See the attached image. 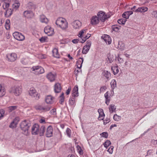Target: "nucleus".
Here are the masks:
<instances>
[{"instance_id":"1","label":"nucleus","mask_w":157,"mask_h":157,"mask_svg":"<svg viewBox=\"0 0 157 157\" xmlns=\"http://www.w3.org/2000/svg\"><path fill=\"white\" fill-rule=\"evenodd\" d=\"M20 126L23 133L26 136H28L29 134V130L31 126L29 121L26 120L23 121L21 122Z\"/></svg>"},{"instance_id":"2","label":"nucleus","mask_w":157,"mask_h":157,"mask_svg":"<svg viewBox=\"0 0 157 157\" xmlns=\"http://www.w3.org/2000/svg\"><path fill=\"white\" fill-rule=\"evenodd\" d=\"M56 24L63 30H65L68 28L67 22L65 19L62 17L58 18L56 21Z\"/></svg>"},{"instance_id":"3","label":"nucleus","mask_w":157,"mask_h":157,"mask_svg":"<svg viewBox=\"0 0 157 157\" xmlns=\"http://www.w3.org/2000/svg\"><path fill=\"white\" fill-rule=\"evenodd\" d=\"M9 92L10 93L14 94L16 96H18L22 93V86H14L9 90Z\"/></svg>"},{"instance_id":"4","label":"nucleus","mask_w":157,"mask_h":157,"mask_svg":"<svg viewBox=\"0 0 157 157\" xmlns=\"http://www.w3.org/2000/svg\"><path fill=\"white\" fill-rule=\"evenodd\" d=\"M34 108L37 111L45 112L49 111L51 109V107L49 105L37 104L34 106Z\"/></svg>"},{"instance_id":"5","label":"nucleus","mask_w":157,"mask_h":157,"mask_svg":"<svg viewBox=\"0 0 157 157\" xmlns=\"http://www.w3.org/2000/svg\"><path fill=\"white\" fill-rule=\"evenodd\" d=\"M31 70L35 75H39L43 73L44 72V68L40 66H34L31 68Z\"/></svg>"},{"instance_id":"6","label":"nucleus","mask_w":157,"mask_h":157,"mask_svg":"<svg viewBox=\"0 0 157 157\" xmlns=\"http://www.w3.org/2000/svg\"><path fill=\"white\" fill-rule=\"evenodd\" d=\"M85 30L82 29L79 32L78 34V36L80 37L82 41H80V42L82 43H84L86 40L88 39L90 36V34H87L86 35H84V33Z\"/></svg>"},{"instance_id":"7","label":"nucleus","mask_w":157,"mask_h":157,"mask_svg":"<svg viewBox=\"0 0 157 157\" xmlns=\"http://www.w3.org/2000/svg\"><path fill=\"white\" fill-rule=\"evenodd\" d=\"M29 94L32 98H34L36 100H38L39 98V94L34 88L32 87L30 88L29 91Z\"/></svg>"},{"instance_id":"8","label":"nucleus","mask_w":157,"mask_h":157,"mask_svg":"<svg viewBox=\"0 0 157 157\" xmlns=\"http://www.w3.org/2000/svg\"><path fill=\"white\" fill-rule=\"evenodd\" d=\"M79 59H81V60H79L77 62V64H78L77 66V69L75 68L74 71V73L77 76L78 75L79 73L81 72V70L80 69V68L82 67V64L83 61V59L82 58H80Z\"/></svg>"},{"instance_id":"9","label":"nucleus","mask_w":157,"mask_h":157,"mask_svg":"<svg viewBox=\"0 0 157 157\" xmlns=\"http://www.w3.org/2000/svg\"><path fill=\"white\" fill-rule=\"evenodd\" d=\"M13 36L16 39L19 41H23L25 39V36L21 33L18 32L14 33Z\"/></svg>"},{"instance_id":"10","label":"nucleus","mask_w":157,"mask_h":157,"mask_svg":"<svg viewBox=\"0 0 157 157\" xmlns=\"http://www.w3.org/2000/svg\"><path fill=\"white\" fill-rule=\"evenodd\" d=\"M91 41L89 40H88L86 42V44L85 45L83 48L82 53L83 54H86L88 52L91 45Z\"/></svg>"},{"instance_id":"11","label":"nucleus","mask_w":157,"mask_h":157,"mask_svg":"<svg viewBox=\"0 0 157 157\" xmlns=\"http://www.w3.org/2000/svg\"><path fill=\"white\" fill-rule=\"evenodd\" d=\"M6 57L8 61L12 62L15 61L17 58V54L14 53L8 54L6 55Z\"/></svg>"},{"instance_id":"12","label":"nucleus","mask_w":157,"mask_h":157,"mask_svg":"<svg viewBox=\"0 0 157 157\" xmlns=\"http://www.w3.org/2000/svg\"><path fill=\"white\" fill-rule=\"evenodd\" d=\"M46 77L50 82H53L56 79V74L55 73L50 72L47 74Z\"/></svg>"},{"instance_id":"13","label":"nucleus","mask_w":157,"mask_h":157,"mask_svg":"<svg viewBox=\"0 0 157 157\" xmlns=\"http://www.w3.org/2000/svg\"><path fill=\"white\" fill-rule=\"evenodd\" d=\"M44 32L48 36H52L54 33L53 29L49 26L44 28Z\"/></svg>"},{"instance_id":"14","label":"nucleus","mask_w":157,"mask_h":157,"mask_svg":"<svg viewBox=\"0 0 157 157\" xmlns=\"http://www.w3.org/2000/svg\"><path fill=\"white\" fill-rule=\"evenodd\" d=\"M111 76V73L106 70H104L102 72L101 74V77L105 79L109 80L110 79Z\"/></svg>"},{"instance_id":"15","label":"nucleus","mask_w":157,"mask_h":157,"mask_svg":"<svg viewBox=\"0 0 157 157\" xmlns=\"http://www.w3.org/2000/svg\"><path fill=\"white\" fill-rule=\"evenodd\" d=\"M98 18L99 20L102 22H104L107 18V16L105 13L102 11H100L97 14Z\"/></svg>"},{"instance_id":"16","label":"nucleus","mask_w":157,"mask_h":157,"mask_svg":"<svg viewBox=\"0 0 157 157\" xmlns=\"http://www.w3.org/2000/svg\"><path fill=\"white\" fill-rule=\"evenodd\" d=\"M73 27L75 29H78L81 26L82 23L78 20L74 21L71 23Z\"/></svg>"},{"instance_id":"17","label":"nucleus","mask_w":157,"mask_h":157,"mask_svg":"<svg viewBox=\"0 0 157 157\" xmlns=\"http://www.w3.org/2000/svg\"><path fill=\"white\" fill-rule=\"evenodd\" d=\"M40 128L38 124H35L32 128V133L33 135H36L39 132Z\"/></svg>"},{"instance_id":"18","label":"nucleus","mask_w":157,"mask_h":157,"mask_svg":"<svg viewBox=\"0 0 157 157\" xmlns=\"http://www.w3.org/2000/svg\"><path fill=\"white\" fill-rule=\"evenodd\" d=\"M34 14L32 11L26 10L23 13L24 16L27 18H31L33 17Z\"/></svg>"},{"instance_id":"19","label":"nucleus","mask_w":157,"mask_h":157,"mask_svg":"<svg viewBox=\"0 0 157 157\" xmlns=\"http://www.w3.org/2000/svg\"><path fill=\"white\" fill-rule=\"evenodd\" d=\"M54 97L51 95H48L45 98V101L47 104H52L54 102Z\"/></svg>"},{"instance_id":"20","label":"nucleus","mask_w":157,"mask_h":157,"mask_svg":"<svg viewBox=\"0 0 157 157\" xmlns=\"http://www.w3.org/2000/svg\"><path fill=\"white\" fill-rule=\"evenodd\" d=\"M111 86V92L112 94V96L114 94V89L117 87V82L115 79H112L110 83Z\"/></svg>"},{"instance_id":"21","label":"nucleus","mask_w":157,"mask_h":157,"mask_svg":"<svg viewBox=\"0 0 157 157\" xmlns=\"http://www.w3.org/2000/svg\"><path fill=\"white\" fill-rule=\"evenodd\" d=\"M19 121V118L18 117L15 118L14 119L13 121L10 123L9 125V127L12 128L16 127Z\"/></svg>"},{"instance_id":"22","label":"nucleus","mask_w":157,"mask_h":157,"mask_svg":"<svg viewBox=\"0 0 157 157\" xmlns=\"http://www.w3.org/2000/svg\"><path fill=\"white\" fill-rule=\"evenodd\" d=\"M53 134V128L51 126H49L47 129L46 133V136L47 137H50Z\"/></svg>"},{"instance_id":"23","label":"nucleus","mask_w":157,"mask_h":157,"mask_svg":"<svg viewBox=\"0 0 157 157\" xmlns=\"http://www.w3.org/2000/svg\"><path fill=\"white\" fill-rule=\"evenodd\" d=\"M98 112L99 113L98 119L99 120H103L105 116L103 109H99L98 110Z\"/></svg>"},{"instance_id":"24","label":"nucleus","mask_w":157,"mask_h":157,"mask_svg":"<svg viewBox=\"0 0 157 157\" xmlns=\"http://www.w3.org/2000/svg\"><path fill=\"white\" fill-rule=\"evenodd\" d=\"M99 20L96 16H93L91 19V23L93 25H96L99 22Z\"/></svg>"},{"instance_id":"25","label":"nucleus","mask_w":157,"mask_h":157,"mask_svg":"<svg viewBox=\"0 0 157 157\" xmlns=\"http://www.w3.org/2000/svg\"><path fill=\"white\" fill-rule=\"evenodd\" d=\"M72 96L74 98L78 96V87L77 86H75L74 87L72 91Z\"/></svg>"},{"instance_id":"26","label":"nucleus","mask_w":157,"mask_h":157,"mask_svg":"<svg viewBox=\"0 0 157 157\" xmlns=\"http://www.w3.org/2000/svg\"><path fill=\"white\" fill-rule=\"evenodd\" d=\"M20 4L18 0H14L13 3L12 5L13 10H17L19 7Z\"/></svg>"},{"instance_id":"27","label":"nucleus","mask_w":157,"mask_h":157,"mask_svg":"<svg viewBox=\"0 0 157 157\" xmlns=\"http://www.w3.org/2000/svg\"><path fill=\"white\" fill-rule=\"evenodd\" d=\"M54 91L56 93H59L61 90L60 84L59 83H57L54 85Z\"/></svg>"},{"instance_id":"28","label":"nucleus","mask_w":157,"mask_h":157,"mask_svg":"<svg viewBox=\"0 0 157 157\" xmlns=\"http://www.w3.org/2000/svg\"><path fill=\"white\" fill-rule=\"evenodd\" d=\"M6 93V90L5 87L0 84V97L4 96Z\"/></svg>"},{"instance_id":"29","label":"nucleus","mask_w":157,"mask_h":157,"mask_svg":"<svg viewBox=\"0 0 157 157\" xmlns=\"http://www.w3.org/2000/svg\"><path fill=\"white\" fill-rule=\"evenodd\" d=\"M108 92L107 91L104 94V96L105 98V102L107 105H108L110 100V96L108 95Z\"/></svg>"},{"instance_id":"30","label":"nucleus","mask_w":157,"mask_h":157,"mask_svg":"<svg viewBox=\"0 0 157 157\" xmlns=\"http://www.w3.org/2000/svg\"><path fill=\"white\" fill-rule=\"evenodd\" d=\"M148 8L146 7H142L138 8L136 9L135 11L136 12H140L141 13L145 12L147 11Z\"/></svg>"},{"instance_id":"31","label":"nucleus","mask_w":157,"mask_h":157,"mask_svg":"<svg viewBox=\"0 0 157 157\" xmlns=\"http://www.w3.org/2000/svg\"><path fill=\"white\" fill-rule=\"evenodd\" d=\"M103 39L106 44H109L111 43V40L110 36L109 35H106L104 36Z\"/></svg>"},{"instance_id":"32","label":"nucleus","mask_w":157,"mask_h":157,"mask_svg":"<svg viewBox=\"0 0 157 157\" xmlns=\"http://www.w3.org/2000/svg\"><path fill=\"white\" fill-rule=\"evenodd\" d=\"M117 48L121 51L124 50L125 48L124 44L122 42H119L117 46Z\"/></svg>"},{"instance_id":"33","label":"nucleus","mask_w":157,"mask_h":157,"mask_svg":"<svg viewBox=\"0 0 157 157\" xmlns=\"http://www.w3.org/2000/svg\"><path fill=\"white\" fill-rule=\"evenodd\" d=\"M13 10L11 9H8L6 10V12L5 13V16L7 17H10L13 13Z\"/></svg>"},{"instance_id":"34","label":"nucleus","mask_w":157,"mask_h":157,"mask_svg":"<svg viewBox=\"0 0 157 157\" xmlns=\"http://www.w3.org/2000/svg\"><path fill=\"white\" fill-rule=\"evenodd\" d=\"M10 0H8V2H7L5 0L2 5L3 8L4 10H6L8 9V8L10 6Z\"/></svg>"},{"instance_id":"35","label":"nucleus","mask_w":157,"mask_h":157,"mask_svg":"<svg viewBox=\"0 0 157 157\" xmlns=\"http://www.w3.org/2000/svg\"><path fill=\"white\" fill-rule=\"evenodd\" d=\"M53 56L56 58H59V55L57 49L55 48L52 51Z\"/></svg>"},{"instance_id":"36","label":"nucleus","mask_w":157,"mask_h":157,"mask_svg":"<svg viewBox=\"0 0 157 157\" xmlns=\"http://www.w3.org/2000/svg\"><path fill=\"white\" fill-rule=\"evenodd\" d=\"M17 106L16 105L11 106L7 108V110L9 113L14 112L15 110L17 109Z\"/></svg>"},{"instance_id":"37","label":"nucleus","mask_w":157,"mask_h":157,"mask_svg":"<svg viewBox=\"0 0 157 157\" xmlns=\"http://www.w3.org/2000/svg\"><path fill=\"white\" fill-rule=\"evenodd\" d=\"M109 109L110 113H112L115 111L116 107L114 104H112L109 105Z\"/></svg>"},{"instance_id":"38","label":"nucleus","mask_w":157,"mask_h":157,"mask_svg":"<svg viewBox=\"0 0 157 157\" xmlns=\"http://www.w3.org/2000/svg\"><path fill=\"white\" fill-rule=\"evenodd\" d=\"M40 20L41 22L46 24L47 23L48 21V19L44 15L40 16Z\"/></svg>"},{"instance_id":"39","label":"nucleus","mask_w":157,"mask_h":157,"mask_svg":"<svg viewBox=\"0 0 157 157\" xmlns=\"http://www.w3.org/2000/svg\"><path fill=\"white\" fill-rule=\"evenodd\" d=\"M111 69L114 75L117 74L119 71V70L117 65L112 67Z\"/></svg>"},{"instance_id":"40","label":"nucleus","mask_w":157,"mask_h":157,"mask_svg":"<svg viewBox=\"0 0 157 157\" xmlns=\"http://www.w3.org/2000/svg\"><path fill=\"white\" fill-rule=\"evenodd\" d=\"M27 7L31 9H35L36 8L35 4L32 2H29L28 3Z\"/></svg>"},{"instance_id":"41","label":"nucleus","mask_w":157,"mask_h":157,"mask_svg":"<svg viewBox=\"0 0 157 157\" xmlns=\"http://www.w3.org/2000/svg\"><path fill=\"white\" fill-rule=\"evenodd\" d=\"M10 21L9 19H7L6 21L5 26L7 30H9L10 29Z\"/></svg>"},{"instance_id":"42","label":"nucleus","mask_w":157,"mask_h":157,"mask_svg":"<svg viewBox=\"0 0 157 157\" xmlns=\"http://www.w3.org/2000/svg\"><path fill=\"white\" fill-rule=\"evenodd\" d=\"M69 104L71 106L75 105V98H70L69 100Z\"/></svg>"},{"instance_id":"43","label":"nucleus","mask_w":157,"mask_h":157,"mask_svg":"<svg viewBox=\"0 0 157 157\" xmlns=\"http://www.w3.org/2000/svg\"><path fill=\"white\" fill-rule=\"evenodd\" d=\"M29 61V59L28 58H23L21 60L22 63L24 65H26L28 63Z\"/></svg>"},{"instance_id":"44","label":"nucleus","mask_w":157,"mask_h":157,"mask_svg":"<svg viewBox=\"0 0 157 157\" xmlns=\"http://www.w3.org/2000/svg\"><path fill=\"white\" fill-rule=\"evenodd\" d=\"M121 27L120 26L117 25H113L112 26V29L115 31L118 32Z\"/></svg>"},{"instance_id":"45","label":"nucleus","mask_w":157,"mask_h":157,"mask_svg":"<svg viewBox=\"0 0 157 157\" xmlns=\"http://www.w3.org/2000/svg\"><path fill=\"white\" fill-rule=\"evenodd\" d=\"M45 129V127L43 125L41 126L40 128V130L39 131L40 135V136H42L44 132Z\"/></svg>"},{"instance_id":"46","label":"nucleus","mask_w":157,"mask_h":157,"mask_svg":"<svg viewBox=\"0 0 157 157\" xmlns=\"http://www.w3.org/2000/svg\"><path fill=\"white\" fill-rule=\"evenodd\" d=\"M126 20V19H120L118 20L117 22L120 24L124 25Z\"/></svg>"},{"instance_id":"47","label":"nucleus","mask_w":157,"mask_h":157,"mask_svg":"<svg viewBox=\"0 0 157 157\" xmlns=\"http://www.w3.org/2000/svg\"><path fill=\"white\" fill-rule=\"evenodd\" d=\"M113 118L115 121H118L121 120V117L117 115V114H115L113 116Z\"/></svg>"},{"instance_id":"48","label":"nucleus","mask_w":157,"mask_h":157,"mask_svg":"<svg viewBox=\"0 0 157 157\" xmlns=\"http://www.w3.org/2000/svg\"><path fill=\"white\" fill-rule=\"evenodd\" d=\"M39 40L41 43L47 42L48 41V37L46 36H43Z\"/></svg>"},{"instance_id":"49","label":"nucleus","mask_w":157,"mask_h":157,"mask_svg":"<svg viewBox=\"0 0 157 157\" xmlns=\"http://www.w3.org/2000/svg\"><path fill=\"white\" fill-rule=\"evenodd\" d=\"M111 143L110 141L107 140L104 143V145L105 147L106 148H107L111 144Z\"/></svg>"},{"instance_id":"50","label":"nucleus","mask_w":157,"mask_h":157,"mask_svg":"<svg viewBox=\"0 0 157 157\" xmlns=\"http://www.w3.org/2000/svg\"><path fill=\"white\" fill-rule=\"evenodd\" d=\"M5 114V111L3 109L0 110V120L4 117Z\"/></svg>"},{"instance_id":"51","label":"nucleus","mask_w":157,"mask_h":157,"mask_svg":"<svg viewBox=\"0 0 157 157\" xmlns=\"http://www.w3.org/2000/svg\"><path fill=\"white\" fill-rule=\"evenodd\" d=\"M128 12H124L122 15V16L124 18L126 19H128L129 16L128 14Z\"/></svg>"},{"instance_id":"52","label":"nucleus","mask_w":157,"mask_h":157,"mask_svg":"<svg viewBox=\"0 0 157 157\" xmlns=\"http://www.w3.org/2000/svg\"><path fill=\"white\" fill-rule=\"evenodd\" d=\"M66 132L67 136L69 137H70L71 133V129L69 128H67L66 130Z\"/></svg>"},{"instance_id":"53","label":"nucleus","mask_w":157,"mask_h":157,"mask_svg":"<svg viewBox=\"0 0 157 157\" xmlns=\"http://www.w3.org/2000/svg\"><path fill=\"white\" fill-rule=\"evenodd\" d=\"M100 135L101 136L105 138H107L108 136V133L107 132H102L100 134Z\"/></svg>"},{"instance_id":"54","label":"nucleus","mask_w":157,"mask_h":157,"mask_svg":"<svg viewBox=\"0 0 157 157\" xmlns=\"http://www.w3.org/2000/svg\"><path fill=\"white\" fill-rule=\"evenodd\" d=\"M107 87L105 86H101L100 89V93L104 92L106 89Z\"/></svg>"},{"instance_id":"55","label":"nucleus","mask_w":157,"mask_h":157,"mask_svg":"<svg viewBox=\"0 0 157 157\" xmlns=\"http://www.w3.org/2000/svg\"><path fill=\"white\" fill-rule=\"evenodd\" d=\"M50 113L51 114L53 115H56V110L55 109H53L51 110L50 112Z\"/></svg>"},{"instance_id":"56","label":"nucleus","mask_w":157,"mask_h":157,"mask_svg":"<svg viewBox=\"0 0 157 157\" xmlns=\"http://www.w3.org/2000/svg\"><path fill=\"white\" fill-rule=\"evenodd\" d=\"M113 147L111 146L110 148L107 150V151H108L110 154H112L113 151Z\"/></svg>"},{"instance_id":"57","label":"nucleus","mask_w":157,"mask_h":157,"mask_svg":"<svg viewBox=\"0 0 157 157\" xmlns=\"http://www.w3.org/2000/svg\"><path fill=\"white\" fill-rule=\"evenodd\" d=\"M80 41H82L81 39H75L72 40V42L74 44H77L78 42H80Z\"/></svg>"},{"instance_id":"58","label":"nucleus","mask_w":157,"mask_h":157,"mask_svg":"<svg viewBox=\"0 0 157 157\" xmlns=\"http://www.w3.org/2000/svg\"><path fill=\"white\" fill-rule=\"evenodd\" d=\"M152 16L155 17L157 18V11H154L151 13Z\"/></svg>"},{"instance_id":"59","label":"nucleus","mask_w":157,"mask_h":157,"mask_svg":"<svg viewBox=\"0 0 157 157\" xmlns=\"http://www.w3.org/2000/svg\"><path fill=\"white\" fill-rule=\"evenodd\" d=\"M108 60H107V62H109L110 63H112L113 60V59L112 58H111V57L108 56Z\"/></svg>"},{"instance_id":"60","label":"nucleus","mask_w":157,"mask_h":157,"mask_svg":"<svg viewBox=\"0 0 157 157\" xmlns=\"http://www.w3.org/2000/svg\"><path fill=\"white\" fill-rule=\"evenodd\" d=\"M110 121V119L109 118H106L104 121V124L105 125Z\"/></svg>"},{"instance_id":"61","label":"nucleus","mask_w":157,"mask_h":157,"mask_svg":"<svg viewBox=\"0 0 157 157\" xmlns=\"http://www.w3.org/2000/svg\"><path fill=\"white\" fill-rule=\"evenodd\" d=\"M153 153V150H149L147 152V156L150 155H151Z\"/></svg>"},{"instance_id":"62","label":"nucleus","mask_w":157,"mask_h":157,"mask_svg":"<svg viewBox=\"0 0 157 157\" xmlns=\"http://www.w3.org/2000/svg\"><path fill=\"white\" fill-rule=\"evenodd\" d=\"M118 60L119 63H122L124 62L123 59L122 58L120 57L119 56H118Z\"/></svg>"},{"instance_id":"63","label":"nucleus","mask_w":157,"mask_h":157,"mask_svg":"<svg viewBox=\"0 0 157 157\" xmlns=\"http://www.w3.org/2000/svg\"><path fill=\"white\" fill-rule=\"evenodd\" d=\"M151 143L154 145L156 146L157 145V140H152L151 141Z\"/></svg>"},{"instance_id":"64","label":"nucleus","mask_w":157,"mask_h":157,"mask_svg":"<svg viewBox=\"0 0 157 157\" xmlns=\"http://www.w3.org/2000/svg\"><path fill=\"white\" fill-rule=\"evenodd\" d=\"M64 100V98H60V99L59 100L60 103L62 104Z\"/></svg>"}]
</instances>
